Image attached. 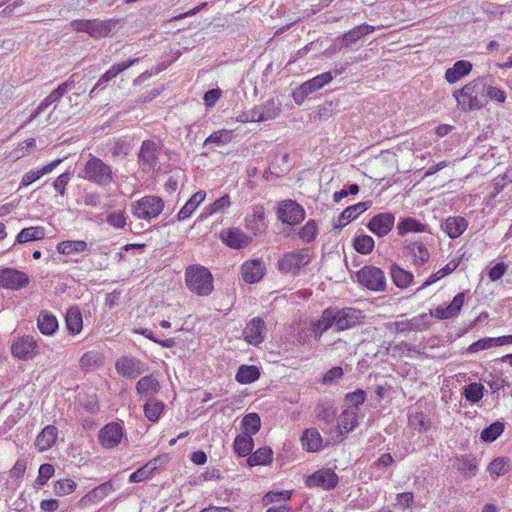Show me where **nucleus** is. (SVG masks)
I'll return each instance as SVG.
<instances>
[{
    "label": "nucleus",
    "mask_w": 512,
    "mask_h": 512,
    "mask_svg": "<svg viewBox=\"0 0 512 512\" xmlns=\"http://www.w3.org/2000/svg\"><path fill=\"white\" fill-rule=\"evenodd\" d=\"M486 83L483 79H475L461 89L456 90L453 96L458 106L463 110H479L487 103L485 99Z\"/></svg>",
    "instance_id": "obj_1"
},
{
    "label": "nucleus",
    "mask_w": 512,
    "mask_h": 512,
    "mask_svg": "<svg viewBox=\"0 0 512 512\" xmlns=\"http://www.w3.org/2000/svg\"><path fill=\"white\" fill-rule=\"evenodd\" d=\"M79 177L100 187L109 186L114 180L112 167L102 159L89 154Z\"/></svg>",
    "instance_id": "obj_2"
},
{
    "label": "nucleus",
    "mask_w": 512,
    "mask_h": 512,
    "mask_svg": "<svg viewBox=\"0 0 512 512\" xmlns=\"http://www.w3.org/2000/svg\"><path fill=\"white\" fill-rule=\"evenodd\" d=\"M185 281L189 290L199 296H208L213 291L212 274L203 266H189L185 272Z\"/></svg>",
    "instance_id": "obj_3"
},
{
    "label": "nucleus",
    "mask_w": 512,
    "mask_h": 512,
    "mask_svg": "<svg viewBox=\"0 0 512 512\" xmlns=\"http://www.w3.org/2000/svg\"><path fill=\"white\" fill-rule=\"evenodd\" d=\"M164 206L161 197L147 195L131 203V213L139 220L151 222L162 213Z\"/></svg>",
    "instance_id": "obj_4"
},
{
    "label": "nucleus",
    "mask_w": 512,
    "mask_h": 512,
    "mask_svg": "<svg viewBox=\"0 0 512 512\" xmlns=\"http://www.w3.org/2000/svg\"><path fill=\"white\" fill-rule=\"evenodd\" d=\"M311 262L308 249L302 248L285 253L278 260V270L282 274L296 276L300 270Z\"/></svg>",
    "instance_id": "obj_5"
},
{
    "label": "nucleus",
    "mask_w": 512,
    "mask_h": 512,
    "mask_svg": "<svg viewBox=\"0 0 512 512\" xmlns=\"http://www.w3.org/2000/svg\"><path fill=\"white\" fill-rule=\"evenodd\" d=\"M70 25L73 30L77 32H86L93 38H102L108 36L114 27L112 20L102 21L99 19H77L73 20Z\"/></svg>",
    "instance_id": "obj_6"
},
{
    "label": "nucleus",
    "mask_w": 512,
    "mask_h": 512,
    "mask_svg": "<svg viewBox=\"0 0 512 512\" xmlns=\"http://www.w3.org/2000/svg\"><path fill=\"white\" fill-rule=\"evenodd\" d=\"M277 218L284 224L294 226L301 223L305 218L304 208L296 201L287 199L278 203Z\"/></svg>",
    "instance_id": "obj_7"
},
{
    "label": "nucleus",
    "mask_w": 512,
    "mask_h": 512,
    "mask_svg": "<svg viewBox=\"0 0 512 512\" xmlns=\"http://www.w3.org/2000/svg\"><path fill=\"white\" fill-rule=\"evenodd\" d=\"M334 308L335 330L344 331L351 329L363 322L364 315L359 309L353 307Z\"/></svg>",
    "instance_id": "obj_8"
},
{
    "label": "nucleus",
    "mask_w": 512,
    "mask_h": 512,
    "mask_svg": "<svg viewBox=\"0 0 512 512\" xmlns=\"http://www.w3.org/2000/svg\"><path fill=\"white\" fill-rule=\"evenodd\" d=\"M358 281L361 285L372 291H384L386 288V278L384 272L375 266H364L357 273Z\"/></svg>",
    "instance_id": "obj_9"
},
{
    "label": "nucleus",
    "mask_w": 512,
    "mask_h": 512,
    "mask_svg": "<svg viewBox=\"0 0 512 512\" xmlns=\"http://www.w3.org/2000/svg\"><path fill=\"white\" fill-rule=\"evenodd\" d=\"M159 145L153 140H145L142 142L138 160L144 172L153 170L158 163Z\"/></svg>",
    "instance_id": "obj_10"
},
{
    "label": "nucleus",
    "mask_w": 512,
    "mask_h": 512,
    "mask_svg": "<svg viewBox=\"0 0 512 512\" xmlns=\"http://www.w3.org/2000/svg\"><path fill=\"white\" fill-rule=\"evenodd\" d=\"M339 482L338 475L330 468L320 469L309 475L306 479V486L320 487L324 490L334 489Z\"/></svg>",
    "instance_id": "obj_11"
},
{
    "label": "nucleus",
    "mask_w": 512,
    "mask_h": 512,
    "mask_svg": "<svg viewBox=\"0 0 512 512\" xmlns=\"http://www.w3.org/2000/svg\"><path fill=\"white\" fill-rule=\"evenodd\" d=\"M29 284V277L26 273L14 268L0 270V286L11 290H20Z\"/></svg>",
    "instance_id": "obj_12"
},
{
    "label": "nucleus",
    "mask_w": 512,
    "mask_h": 512,
    "mask_svg": "<svg viewBox=\"0 0 512 512\" xmlns=\"http://www.w3.org/2000/svg\"><path fill=\"white\" fill-rule=\"evenodd\" d=\"M115 369L122 377L133 379L144 373L146 366L135 357L123 356L116 361Z\"/></svg>",
    "instance_id": "obj_13"
},
{
    "label": "nucleus",
    "mask_w": 512,
    "mask_h": 512,
    "mask_svg": "<svg viewBox=\"0 0 512 512\" xmlns=\"http://www.w3.org/2000/svg\"><path fill=\"white\" fill-rule=\"evenodd\" d=\"M123 438V427L116 422L106 424L100 431L98 440L105 449H112L118 446Z\"/></svg>",
    "instance_id": "obj_14"
},
{
    "label": "nucleus",
    "mask_w": 512,
    "mask_h": 512,
    "mask_svg": "<svg viewBox=\"0 0 512 512\" xmlns=\"http://www.w3.org/2000/svg\"><path fill=\"white\" fill-rule=\"evenodd\" d=\"M395 216L391 212H383L373 216L368 224L367 228L376 236H386L394 227Z\"/></svg>",
    "instance_id": "obj_15"
},
{
    "label": "nucleus",
    "mask_w": 512,
    "mask_h": 512,
    "mask_svg": "<svg viewBox=\"0 0 512 512\" xmlns=\"http://www.w3.org/2000/svg\"><path fill=\"white\" fill-rule=\"evenodd\" d=\"M267 328L264 320L260 317L251 319L243 330V337L246 342L257 346L265 340Z\"/></svg>",
    "instance_id": "obj_16"
},
{
    "label": "nucleus",
    "mask_w": 512,
    "mask_h": 512,
    "mask_svg": "<svg viewBox=\"0 0 512 512\" xmlns=\"http://www.w3.org/2000/svg\"><path fill=\"white\" fill-rule=\"evenodd\" d=\"M14 357L21 360H30L38 353V345L32 336H23L11 346Z\"/></svg>",
    "instance_id": "obj_17"
},
{
    "label": "nucleus",
    "mask_w": 512,
    "mask_h": 512,
    "mask_svg": "<svg viewBox=\"0 0 512 512\" xmlns=\"http://www.w3.org/2000/svg\"><path fill=\"white\" fill-rule=\"evenodd\" d=\"M245 227L255 236L261 235L266 231L265 208L258 204L252 207L251 213L245 217Z\"/></svg>",
    "instance_id": "obj_18"
},
{
    "label": "nucleus",
    "mask_w": 512,
    "mask_h": 512,
    "mask_svg": "<svg viewBox=\"0 0 512 512\" xmlns=\"http://www.w3.org/2000/svg\"><path fill=\"white\" fill-rule=\"evenodd\" d=\"M431 314L422 313L409 320L397 321L394 323L395 330L398 333H405L411 331H424L431 325Z\"/></svg>",
    "instance_id": "obj_19"
},
{
    "label": "nucleus",
    "mask_w": 512,
    "mask_h": 512,
    "mask_svg": "<svg viewBox=\"0 0 512 512\" xmlns=\"http://www.w3.org/2000/svg\"><path fill=\"white\" fill-rule=\"evenodd\" d=\"M332 327L335 328L334 308L329 307L322 312L319 319L310 322V335L316 339H319L324 332Z\"/></svg>",
    "instance_id": "obj_20"
},
{
    "label": "nucleus",
    "mask_w": 512,
    "mask_h": 512,
    "mask_svg": "<svg viewBox=\"0 0 512 512\" xmlns=\"http://www.w3.org/2000/svg\"><path fill=\"white\" fill-rule=\"evenodd\" d=\"M403 254L416 266L424 265L430 257L428 249L420 241L406 243L403 247Z\"/></svg>",
    "instance_id": "obj_21"
},
{
    "label": "nucleus",
    "mask_w": 512,
    "mask_h": 512,
    "mask_svg": "<svg viewBox=\"0 0 512 512\" xmlns=\"http://www.w3.org/2000/svg\"><path fill=\"white\" fill-rule=\"evenodd\" d=\"M279 113V105L276 104L274 99H269L251 109V118L255 122H264L276 118Z\"/></svg>",
    "instance_id": "obj_22"
},
{
    "label": "nucleus",
    "mask_w": 512,
    "mask_h": 512,
    "mask_svg": "<svg viewBox=\"0 0 512 512\" xmlns=\"http://www.w3.org/2000/svg\"><path fill=\"white\" fill-rule=\"evenodd\" d=\"M221 240L233 249H241L250 244L251 238L240 228H229L220 233Z\"/></svg>",
    "instance_id": "obj_23"
},
{
    "label": "nucleus",
    "mask_w": 512,
    "mask_h": 512,
    "mask_svg": "<svg viewBox=\"0 0 512 512\" xmlns=\"http://www.w3.org/2000/svg\"><path fill=\"white\" fill-rule=\"evenodd\" d=\"M242 277L247 283H257L265 274V264L259 260L245 262L241 267Z\"/></svg>",
    "instance_id": "obj_24"
},
{
    "label": "nucleus",
    "mask_w": 512,
    "mask_h": 512,
    "mask_svg": "<svg viewBox=\"0 0 512 512\" xmlns=\"http://www.w3.org/2000/svg\"><path fill=\"white\" fill-rule=\"evenodd\" d=\"M468 227V221L461 216H449L441 223V229L452 239L458 238Z\"/></svg>",
    "instance_id": "obj_25"
},
{
    "label": "nucleus",
    "mask_w": 512,
    "mask_h": 512,
    "mask_svg": "<svg viewBox=\"0 0 512 512\" xmlns=\"http://www.w3.org/2000/svg\"><path fill=\"white\" fill-rule=\"evenodd\" d=\"M139 61V58L129 59L122 63H117L111 66L97 81L96 88L104 89L107 83L115 78L118 74L125 71L126 69L133 66L135 63Z\"/></svg>",
    "instance_id": "obj_26"
},
{
    "label": "nucleus",
    "mask_w": 512,
    "mask_h": 512,
    "mask_svg": "<svg viewBox=\"0 0 512 512\" xmlns=\"http://www.w3.org/2000/svg\"><path fill=\"white\" fill-rule=\"evenodd\" d=\"M58 436V430L53 425L46 426L36 437L35 447L39 452H44L52 447Z\"/></svg>",
    "instance_id": "obj_27"
},
{
    "label": "nucleus",
    "mask_w": 512,
    "mask_h": 512,
    "mask_svg": "<svg viewBox=\"0 0 512 512\" xmlns=\"http://www.w3.org/2000/svg\"><path fill=\"white\" fill-rule=\"evenodd\" d=\"M472 70V64L466 60H459L445 72V79L448 83H456Z\"/></svg>",
    "instance_id": "obj_28"
},
{
    "label": "nucleus",
    "mask_w": 512,
    "mask_h": 512,
    "mask_svg": "<svg viewBox=\"0 0 512 512\" xmlns=\"http://www.w3.org/2000/svg\"><path fill=\"white\" fill-rule=\"evenodd\" d=\"M205 198V191L200 190L194 193L178 212L177 220L184 221L191 217L193 212L199 207V205L205 200Z\"/></svg>",
    "instance_id": "obj_29"
},
{
    "label": "nucleus",
    "mask_w": 512,
    "mask_h": 512,
    "mask_svg": "<svg viewBox=\"0 0 512 512\" xmlns=\"http://www.w3.org/2000/svg\"><path fill=\"white\" fill-rule=\"evenodd\" d=\"M302 446L309 452H317L322 449L323 439L315 428L306 429L301 437Z\"/></svg>",
    "instance_id": "obj_30"
},
{
    "label": "nucleus",
    "mask_w": 512,
    "mask_h": 512,
    "mask_svg": "<svg viewBox=\"0 0 512 512\" xmlns=\"http://www.w3.org/2000/svg\"><path fill=\"white\" fill-rule=\"evenodd\" d=\"M375 31V27L368 24H361L348 32H346L341 39V44L344 47H350L363 36L368 35Z\"/></svg>",
    "instance_id": "obj_31"
},
{
    "label": "nucleus",
    "mask_w": 512,
    "mask_h": 512,
    "mask_svg": "<svg viewBox=\"0 0 512 512\" xmlns=\"http://www.w3.org/2000/svg\"><path fill=\"white\" fill-rule=\"evenodd\" d=\"M61 162H62L61 159H56V160L52 161L51 163L43 166L40 169L30 170V171L26 172L22 176L21 185L29 186L36 180L40 179L42 176L51 173Z\"/></svg>",
    "instance_id": "obj_32"
},
{
    "label": "nucleus",
    "mask_w": 512,
    "mask_h": 512,
    "mask_svg": "<svg viewBox=\"0 0 512 512\" xmlns=\"http://www.w3.org/2000/svg\"><path fill=\"white\" fill-rule=\"evenodd\" d=\"M37 327L44 335H53L58 329L57 318L48 311H41L37 318Z\"/></svg>",
    "instance_id": "obj_33"
},
{
    "label": "nucleus",
    "mask_w": 512,
    "mask_h": 512,
    "mask_svg": "<svg viewBox=\"0 0 512 512\" xmlns=\"http://www.w3.org/2000/svg\"><path fill=\"white\" fill-rule=\"evenodd\" d=\"M160 388L159 381L152 375L142 377L136 385V391L140 396L153 398Z\"/></svg>",
    "instance_id": "obj_34"
},
{
    "label": "nucleus",
    "mask_w": 512,
    "mask_h": 512,
    "mask_svg": "<svg viewBox=\"0 0 512 512\" xmlns=\"http://www.w3.org/2000/svg\"><path fill=\"white\" fill-rule=\"evenodd\" d=\"M67 330L71 335H76L83 328V319L78 307H71L67 310L65 316Z\"/></svg>",
    "instance_id": "obj_35"
},
{
    "label": "nucleus",
    "mask_w": 512,
    "mask_h": 512,
    "mask_svg": "<svg viewBox=\"0 0 512 512\" xmlns=\"http://www.w3.org/2000/svg\"><path fill=\"white\" fill-rule=\"evenodd\" d=\"M426 225L413 217L403 218L397 224V233L399 236H405L408 233L424 232Z\"/></svg>",
    "instance_id": "obj_36"
},
{
    "label": "nucleus",
    "mask_w": 512,
    "mask_h": 512,
    "mask_svg": "<svg viewBox=\"0 0 512 512\" xmlns=\"http://www.w3.org/2000/svg\"><path fill=\"white\" fill-rule=\"evenodd\" d=\"M131 152L130 143L122 138L115 139L110 147V155L114 161L124 160Z\"/></svg>",
    "instance_id": "obj_37"
},
{
    "label": "nucleus",
    "mask_w": 512,
    "mask_h": 512,
    "mask_svg": "<svg viewBox=\"0 0 512 512\" xmlns=\"http://www.w3.org/2000/svg\"><path fill=\"white\" fill-rule=\"evenodd\" d=\"M260 377L259 369L254 365H241L236 373V381L241 384H249Z\"/></svg>",
    "instance_id": "obj_38"
},
{
    "label": "nucleus",
    "mask_w": 512,
    "mask_h": 512,
    "mask_svg": "<svg viewBox=\"0 0 512 512\" xmlns=\"http://www.w3.org/2000/svg\"><path fill=\"white\" fill-rule=\"evenodd\" d=\"M394 284L399 288H406L413 280V274L393 264L390 269Z\"/></svg>",
    "instance_id": "obj_39"
},
{
    "label": "nucleus",
    "mask_w": 512,
    "mask_h": 512,
    "mask_svg": "<svg viewBox=\"0 0 512 512\" xmlns=\"http://www.w3.org/2000/svg\"><path fill=\"white\" fill-rule=\"evenodd\" d=\"M56 249L60 254L71 255L85 251L87 243L83 240H67L58 243Z\"/></svg>",
    "instance_id": "obj_40"
},
{
    "label": "nucleus",
    "mask_w": 512,
    "mask_h": 512,
    "mask_svg": "<svg viewBox=\"0 0 512 512\" xmlns=\"http://www.w3.org/2000/svg\"><path fill=\"white\" fill-rule=\"evenodd\" d=\"M45 237V229L41 226L22 229L16 237L17 243H26L33 240H40Z\"/></svg>",
    "instance_id": "obj_41"
},
{
    "label": "nucleus",
    "mask_w": 512,
    "mask_h": 512,
    "mask_svg": "<svg viewBox=\"0 0 512 512\" xmlns=\"http://www.w3.org/2000/svg\"><path fill=\"white\" fill-rule=\"evenodd\" d=\"M333 79L331 72H325L320 75H317L316 77L304 82L302 85L304 86V89L308 91L309 94H312L318 90H320L322 87H324L326 84L330 83Z\"/></svg>",
    "instance_id": "obj_42"
},
{
    "label": "nucleus",
    "mask_w": 512,
    "mask_h": 512,
    "mask_svg": "<svg viewBox=\"0 0 512 512\" xmlns=\"http://www.w3.org/2000/svg\"><path fill=\"white\" fill-rule=\"evenodd\" d=\"M370 206V202H359L357 204L351 205L343 210L339 217V221L342 220L346 223H349L356 219L360 214L366 211Z\"/></svg>",
    "instance_id": "obj_43"
},
{
    "label": "nucleus",
    "mask_w": 512,
    "mask_h": 512,
    "mask_svg": "<svg viewBox=\"0 0 512 512\" xmlns=\"http://www.w3.org/2000/svg\"><path fill=\"white\" fill-rule=\"evenodd\" d=\"M234 451L240 457L249 455L253 449V439L248 434L238 435L234 440Z\"/></svg>",
    "instance_id": "obj_44"
},
{
    "label": "nucleus",
    "mask_w": 512,
    "mask_h": 512,
    "mask_svg": "<svg viewBox=\"0 0 512 512\" xmlns=\"http://www.w3.org/2000/svg\"><path fill=\"white\" fill-rule=\"evenodd\" d=\"M163 410V402L154 398H150L144 405V414L151 422H157Z\"/></svg>",
    "instance_id": "obj_45"
},
{
    "label": "nucleus",
    "mask_w": 512,
    "mask_h": 512,
    "mask_svg": "<svg viewBox=\"0 0 512 512\" xmlns=\"http://www.w3.org/2000/svg\"><path fill=\"white\" fill-rule=\"evenodd\" d=\"M156 464H157L156 459L149 461L143 467L137 469L135 472H133L130 475L129 482L138 483V482H142V481L150 478L153 475V472L157 468Z\"/></svg>",
    "instance_id": "obj_46"
},
{
    "label": "nucleus",
    "mask_w": 512,
    "mask_h": 512,
    "mask_svg": "<svg viewBox=\"0 0 512 512\" xmlns=\"http://www.w3.org/2000/svg\"><path fill=\"white\" fill-rule=\"evenodd\" d=\"M79 363L82 369L92 370L102 365L103 357L98 351H88L81 357Z\"/></svg>",
    "instance_id": "obj_47"
},
{
    "label": "nucleus",
    "mask_w": 512,
    "mask_h": 512,
    "mask_svg": "<svg viewBox=\"0 0 512 512\" xmlns=\"http://www.w3.org/2000/svg\"><path fill=\"white\" fill-rule=\"evenodd\" d=\"M484 386L481 383L473 382L463 388V396L471 403L479 402L484 396Z\"/></svg>",
    "instance_id": "obj_48"
},
{
    "label": "nucleus",
    "mask_w": 512,
    "mask_h": 512,
    "mask_svg": "<svg viewBox=\"0 0 512 512\" xmlns=\"http://www.w3.org/2000/svg\"><path fill=\"white\" fill-rule=\"evenodd\" d=\"M375 246L374 239L369 235H358L353 239V247L360 254H370Z\"/></svg>",
    "instance_id": "obj_49"
},
{
    "label": "nucleus",
    "mask_w": 512,
    "mask_h": 512,
    "mask_svg": "<svg viewBox=\"0 0 512 512\" xmlns=\"http://www.w3.org/2000/svg\"><path fill=\"white\" fill-rule=\"evenodd\" d=\"M408 423L411 428L418 432H426L431 427V421L423 412L411 413L408 416Z\"/></svg>",
    "instance_id": "obj_50"
},
{
    "label": "nucleus",
    "mask_w": 512,
    "mask_h": 512,
    "mask_svg": "<svg viewBox=\"0 0 512 512\" xmlns=\"http://www.w3.org/2000/svg\"><path fill=\"white\" fill-rule=\"evenodd\" d=\"M504 428L505 426L502 422L496 421L482 430L480 439L483 442L491 443L503 433Z\"/></svg>",
    "instance_id": "obj_51"
},
{
    "label": "nucleus",
    "mask_w": 512,
    "mask_h": 512,
    "mask_svg": "<svg viewBox=\"0 0 512 512\" xmlns=\"http://www.w3.org/2000/svg\"><path fill=\"white\" fill-rule=\"evenodd\" d=\"M114 490L115 488L113 484L108 481L92 489L87 493L86 497L89 499V501L97 503L103 500Z\"/></svg>",
    "instance_id": "obj_52"
},
{
    "label": "nucleus",
    "mask_w": 512,
    "mask_h": 512,
    "mask_svg": "<svg viewBox=\"0 0 512 512\" xmlns=\"http://www.w3.org/2000/svg\"><path fill=\"white\" fill-rule=\"evenodd\" d=\"M272 461V450L268 447L259 448L248 458L250 466L266 465Z\"/></svg>",
    "instance_id": "obj_53"
},
{
    "label": "nucleus",
    "mask_w": 512,
    "mask_h": 512,
    "mask_svg": "<svg viewBox=\"0 0 512 512\" xmlns=\"http://www.w3.org/2000/svg\"><path fill=\"white\" fill-rule=\"evenodd\" d=\"M339 427L346 432L352 431L357 425V412L353 409L344 410L339 416Z\"/></svg>",
    "instance_id": "obj_54"
},
{
    "label": "nucleus",
    "mask_w": 512,
    "mask_h": 512,
    "mask_svg": "<svg viewBox=\"0 0 512 512\" xmlns=\"http://www.w3.org/2000/svg\"><path fill=\"white\" fill-rule=\"evenodd\" d=\"M458 470L466 476H474L477 471V461L471 455H463L458 459Z\"/></svg>",
    "instance_id": "obj_55"
},
{
    "label": "nucleus",
    "mask_w": 512,
    "mask_h": 512,
    "mask_svg": "<svg viewBox=\"0 0 512 512\" xmlns=\"http://www.w3.org/2000/svg\"><path fill=\"white\" fill-rule=\"evenodd\" d=\"M241 423L245 431L244 434H248L250 436L256 434L261 426L260 417L256 413H249L245 415Z\"/></svg>",
    "instance_id": "obj_56"
},
{
    "label": "nucleus",
    "mask_w": 512,
    "mask_h": 512,
    "mask_svg": "<svg viewBox=\"0 0 512 512\" xmlns=\"http://www.w3.org/2000/svg\"><path fill=\"white\" fill-rule=\"evenodd\" d=\"M317 418L325 423L334 419L335 411L331 401H322L316 407Z\"/></svg>",
    "instance_id": "obj_57"
},
{
    "label": "nucleus",
    "mask_w": 512,
    "mask_h": 512,
    "mask_svg": "<svg viewBox=\"0 0 512 512\" xmlns=\"http://www.w3.org/2000/svg\"><path fill=\"white\" fill-rule=\"evenodd\" d=\"M127 218L124 210H114L107 213L106 222L115 229H124L127 225Z\"/></svg>",
    "instance_id": "obj_58"
},
{
    "label": "nucleus",
    "mask_w": 512,
    "mask_h": 512,
    "mask_svg": "<svg viewBox=\"0 0 512 512\" xmlns=\"http://www.w3.org/2000/svg\"><path fill=\"white\" fill-rule=\"evenodd\" d=\"M232 138V133L229 130H219L216 132H213L209 137L206 138L204 141V146L207 147L210 144L215 145H224L228 142H230Z\"/></svg>",
    "instance_id": "obj_59"
},
{
    "label": "nucleus",
    "mask_w": 512,
    "mask_h": 512,
    "mask_svg": "<svg viewBox=\"0 0 512 512\" xmlns=\"http://www.w3.org/2000/svg\"><path fill=\"white\" fill-rule=\"evenodd\" d=\"M76 483L71 479H61L54 483L53 492L57 496L69 495L76 489Z\"/></svg>",
    "instance_id": "obj_60"
},
{
    "label": "nucleus",
    "mask_w": 512,
    "mask_h": 512,
    "mask_svg": "<svg viewBox=\"0 0 512 512\" xmlns=\"http://www.w3.org/2000/svg\"><path fill=\"white\" fill-rule=\"evenodd\" d=\"M366 400V392L362 389H357L354 392L348 393L345 396V402L349 406L348 409H353L357 412L359 406Z\"/></svg>",
    "instance_id": "obj_61"
},
{
    "label": "nucleus",
    "mask_w": 512,
    "mask_h": 512,
    "mask_svg": "<svg viewBox=\"0 0 512 512\" xmlns=\"http://www.w3.org/2000/svg\"><path fill=\"white\" fill-rule=\"evenodd\" d=\"M318 232V226L314 220H309L299 231V237L306 243H311Z\"/></svg>",
    "instance_id": "obj_62"
},
{
    "label": "nucleus",
    "mask_w": 512,
    "mask_h": 512,
    "mask_svg": "<svg viewBox=\"0 0 512 512\" xmlns=\"http://www.w3.org/2000/svg\"><path fill=\"white\" fill-rule=\"evenodd\" d=\"M491 475L500 476L508 471V460L505 458H496L488 466Z\"/></svg>",
    "instance_id": "obj_63"
},
{
    "label": "nucleus",
    "mask_w": 512,
    "mask_h": 512,
    "mask_svg": "<svg viewBox=\"0 0 512 512\" xmlns=\"http://www.w3.org/2000/svg\"><path fill=\"white\" fill-rule=\"evenodd\" d=\"M344 375V371L340 366H334L328 370L322 377L321 383L323 385H330L337 380L341 379Z\"/></svg>",
    "instance_id": "obj_64"
}]
</instances>
